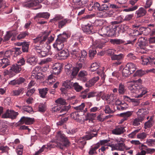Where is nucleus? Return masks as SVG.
<instances>
[{"instance_id": "obj_16", "label": "nucleus", "mask_w": 155, "mask_h": 155, "mask_svg": "<svg viewBox=\"0 0 155 155\" xmlns=\"http://www.w3.org/2000/svg\"><path fill=\"white\" fill-rule=\"evenodd\" d=\"M55 147H59L61 149H63L62 146L61 145L60 143H58V142H50L47 144V147H45V148L50 149L51 148H54Z\"/></svg>"}, {"instance_id": "obj_23", "label": "nucleus", "mask_w": 155, "mask_h": 155, "mask_svg": "<svg viewBox=\"0 0 155 155\" xmlns=\"http://www.w3.org/2000/svg\"><path fill=\"white\" fill-rule=\"evenodd\" d=\"M125 67L127 69H129V70L132 73H133L136 69V66L135 64L131 62L128 63Z\"/></svg>"}, {"instance_id": "obj_52", "label": "nucleus", "mask_w": 155, "mask_h": 155, "mask_svg": "<svg viewBox=\"0 0 155 155\" xmlns=\"http://www.w3.org/2000/svg\"><path fill=\"white\" fill-rule=\"evenodd\" d=\"M143 120H140V119L138 117L135 119L133 122V125L134 126H138L140 124V123L142 122Z\"/></svg>"}, {"instance_id": "obj_4", "label": "nucleus", "mask_w": 155, "mask_h": 155, "mask_svg": "<svg viewBox=\"0 0 155 155\" xmlns=\"http://www.w3.org/2000/svg\"><path fill=\"white\" fill-rule=\"evenodd\" d=\"M22 5L24 7L28 8L38 6V7L34 8L35 10L40 9L42 7L41 5H39L36 0H29L26 2H24L22 3Z\"/></svg>"}, {"instance_id": "obj_42", "label": "nucleus", "mask_w": 155, "mask_h": 155, "mask_svg": "<svg viewBox=\"0 0 155 155\" xmlns=\"http://www.w3.org/2000/svg\"><path fill=\"white\" fill-rule=\"evenodd\" d=\"M132 73L129 70V69H127V68H126V67L122 70V74L123 76L125 77H128Z\"/></svg>"}, {"instance_id": "obj_49", "label": "nucleus", "mask_w": 155, "mask_h": 155, "mask_svg": "<svg viewBox=\"0 0 155 155\" xmlns=\"http://www.w3.org/2000/svg\"><path fill=\"white\" fill-rule=\"evenodd\" d=\"M55 102L57 103V104L61 105H64L66 103L65 100L63 98L60 97L58 98L55 101Z\"/></svg>"}, {"instance_id": "obj_40", "label": "nucleus", "mask_w": 155, "mask_h": 155, "mask_svg": "<svg viewBox=\"0 0 155 155\" xmlns=\"http://www.w3.org/2000/svg\"><path fill=\"white\" fill-rule=\"evenodd\" d=\"M97 135V132L95 134H93L92 132H89L87 135L84 137L83 138L86 140H89L91 139L94 137H96Z\"/></svg>"}, {"instance_id": "obj_36", "label": "nucleus", "mask_w": 155, "mask_h": 155, "mask_svg": "<svg viewBox=\"0 0 155 155\" xmlns=\"http://www.w3.org/2000/svg\"><path fill=\"white\" fill-rule=\"evenodd\" d=\"M73 84V83L71 82L70 81L67 80L63 83L62 86L66 88L71 89L72 87Z\"/></svg>"}, {"instance_id": "obj_53", "label": "nucleus", "mask_w": 155, "mask_h": 155, "mask_svg": "<svg viewBox=\"0 0 155 155\" xmlns=\"http://www.w3.org/2000/svg\"><path fill=\"white\" fill-rule=\"evenodd\" d=\"M98 68V65L96 63H93L90 67V70L91 71H94Z\"/></svg>"}, {"instance_id": "obj_58", "label": "nucleus", "mask_w": 155, "mask_h": 155, "mask_svg": "<svg viewBox=\"0 0 155 155\" xmlns=\"http://www.w3.org/2000/svg\"><path fill=\"white\" fill-rule=\"evenodd\" d=\"M110 7L108 4H104L101 6L100 11H104L105 10H109Z\"/></svg>"}, {"instance_id": "obj_17", "label": "nucleus", "mask_w": 155, "mask_h": 155, "mask_svg": "<svg viewBox=\"0 0 155 155\" xmlns=\"http://www.w3.org/2000/svg\"><path fill=\"white\" fill-rule=\"evenodd\" d=\"M72 20L71 19L65 18L62 19L58 21V27L59 28H61L65 26L67 23H70Z\"/></svg>"}, {"instance_id": "obj_31", "label": "nucleus", "mask_w": 155, "mask_h": 155, "mask_svg": "<svg viewBox=\"0 0 155 155\" xmlns=\"http://www.w3.org/2000/svg\"><path fill=\"white\" fill-rule=\"evenodd\" d=\"M72 88L77 92L81 91L83 89V87L78 82L73 83Z\"/></svg>"}, {"instance_id": "obj_14", "label": "nucleus", "mask_w": 155, "mask_h": 155, "mask_svg": "<svg viewBox=\"0 0 155 155\" xmlns=\"http://www.w3.org/2000/svg\"><path fill=\"white\" fill-rule=\"evenodd\" d=\"M62 66L59 63L55 64L52 67V73L55 74H59L61 71Z\"/></svg>"}, {"instance_id": "obj_38", "label": "nucleus", "mask_w": 155, "mask_h": 155, "mask_svg": "<svg viewBox=\"0 0 155 155\" xmlns=\"http://www.w3.org/2000/svg\"><path fill=\"white\" fill-rule=\"evenodd\" d=\"M45 75L41 72H40L36 75H34V76H32V78H35L36 79H39L41 81H43L44 79Z\"/></svg>"}, {"instance_id": "obj_47", "label": "nucleus", "mask_w": 155, "mask_h": 155, "mask_svg": "<svg viewBox=\"0 0 155 155\" xmlns=\"http://www.w3.org/2000/svg\"><path fill=\"white\" fill-rule=\"evenodd\" d=\"M93 2H92L90 4H89V5L91 6V5H93L92 6V8L93 9H97L98 10L100 11V8L101 7V5L100 4L97 2H94L93 4Z\"/></svg>"}, {"instance_id": "obj_21", "label": "nucleus", "mask_w": 155, "mask_h": 155, "mask_svg": "<svg viewBox=\"0 0 155 155\" xmlns=\"http://www.w3.org/2000/svg\"><path fill=\"white\" fill-rule=\"evenodd\" d=\"M58 55L61 57V58L66 59L69 55L68 51L67 49L62 50L58 53Z\"/></svg>"}, {"instance_id": "obj_13", "label": "nucleus", "mask_w": 155, "mask_h": 155, "mask_svg": "<svg viewBox=\"0 0 155 155\" xmlns=\"http://www.w3.org/2000/svg\"><path fill=\"white\" fill-rule=\"evenodd\" d=\"M34 121V118H31L25 117H22L19 122L21 124H25L26 125H30L32 124Z\"/></svg>"}, {"instance_id": "obj_26", "label": "nucleus", "mask_w": 155, "mask_h": 155, "mask_svg": "<svg viewBox=\"0 0 155 155\" xmlns=\"http://www.w3.org/2000/svg\"><path fill=\"white\" fill-rule=\"evenodd\" d=\"M126 89L124 85V84L122 83L119 84L118 88V91L120 94H123L126 92Z\"/></svg>"}, {"instance_id": "obj_35", "label": "nucleus", "mask_w": 155, "mask_h": 155, "mask_svg": "<svg viewBox=\"0 0 155 155\" xmlns=\"http://www.w3.org/2000/svg\"><path fill=\"white\" fill-rule=\"evenodd\" d=\"M29 33L27 31L21 32L17 37V39L18 40L23 39L28 36Z\"/></svg>"}, {"instance_id": "obj_1", "label": "nucleus", "mask_w": 155, "mask_h": 155, "mask_svg": "<svg viewBox=\"0 0 155 155\" xmlns=\"http://www.w3.org/2000/svg\"><path fill=\"white\" fill-rule=\"evenodd\" d=\"M141 82L142 80L139 79L129 82L128 89L132 93L135 94V95H134L135 97H141L147 92L146 88L143 87L139 84Z\"/></svg>"}, {"instance_id": "obj_30", "label": "nucleus", "mask_w": 155, "mask_h": 155, "mask_svg": "<svg viewBox=\"0 0 155 155\" xmlns=\"http://www.w3.org/2000/svg\"><path fill=\"white\" fill-rule=\"evenodd\" d=\"M114 96L113 94H107L104 96H102L101 98L104 100L109 101H114Z\"/></svg>"}, {"instance_id": "obj_54", "label": "nucleus", "mask_w": 155, "mask_h": 155, "mask_svg": "<svg viewBox=\"0 0 155 155\" xmlns=\"http://www.w3.org/2000/svg\"><path fill=\"white\" fill-rule=\"evenodd\" d=\"M81 56L80 57V60L81 61H84L86 59V57L87 55V52L86 51L83 50L81 51Z\"/></svg>"}, {"instance_id": "obj_32", "label": "nucleus", "mask_w": 155, "mask_h": 155, "mask_svg": "<svg viewBox=\"0 0 155 155\" xmlns=\"http://www.w3.org/2000/svg\"><path fill=\"white\" fill-rule=\"evenodd\" d=\"M50 14L48 12H40L36 15V17L39 18H43L48 19L49 18Z\"/></svg>"}, {"instance_id": "obj_43", "label": "nucleus", "mask_w": 155, "mask_h": 155, "mask_svg": "<svg viewBox=\"0 0 155 155\" xmlns=\"http://www.w3.org/2000/svg\"><path fill=\"white\" fill-rule=\"evenodd\" d=\"M128 106L127 104L126 103L122 104L119 106L117 107V110H126L128 108Z\"/></svg>"}, {"instance_id": "obj_5", "label": "nucleus", "mask_w": 155, "mask_h": 155, "mask_svg": "<svg viewBox=\"0 0 155 155\" xmlns=\"http://www.w3.org/2000/svg\"><path fill=\"white\" fill-rule=\"evenodd\" d=\"M18 113L12 110H7L6 112L2 115V117L3 118H10L14 119L16 118Z\"/></svg>"}, {"instance_id": "obj_22", "label": "nucleus", "mask_w": 155, "mask_h": 155, "mask_svg": "<svg viewBox=\"0 0 155 155\" xmlns=\"http://www.w3.org/2000/svg\"><path fill=\"white\" fill-rule=\"evenodd\" d=\"M87 2V0H72L74 5L79 6H83V5L86 4Z\"/></svg>"}, {"instance_id": "obj_10", "label": "nucleus", "mask_w": 155, "mask_h": 155, "mask_svg": "<svg viewBox=\"0 0 155 155\" xmlns=\"http://www.w3.org/2000/svg\"><path fill=\"white\" fill-rule=\"evenodd\" d=\"M145 7H140L135 12V16L137 18L145 16L147 14V11Z\"/></svg>"}, {"instance_id": "obj_57", "label": "nucleus", "mask_w": 155, "mask_h": 155, "mask_svg": "<svg viewBox=\"0 0 155 155\" xmlns=\"http://www.w3.org/2000/svg\"><path fill=\"white\" fill-rule=\"evenodd\" d=\"M108 41V38H106V39L105 40L104 42H100L98 43V44H97L96 45V47L97 48H102L104 45H105V43L107 42Z\"/></svg>"}, {"instance_id": "obj_55", "label": "nucleus", "mask_w": 155, "mask_h": 155, "mask_svg": "<svg viewBox=\"0 0 155 155\" xmlns=\"http://www.w3.org/2000/svg\"><path fill=\"white\" fill-rule=\"evenodd\" d=\"M153 3V0H146L144 7L146 9L149 8L152 5Z\"/></svg>"}, {"instance_id": "obj_18", "label": "nucleus", "mask_w": 155, "mask_h": 155, "mask_svg": "<svg viewBox=\"0 0 155 155\" xmlns=\"http://www.w3.org/2000/svg\"><path fill=\"white\" fill-rule=\"evenodd\" d=\"M37 61V59L35 56H31L27 58L26 62L31 65L34 66L36 64Z\"/></svg>"}, {"instance_id": "obj_9", "label": "nucleus", "mask_w": 155, "mask_h": 155, "mask_svg": "<svg viewBox=\"0 0 155 155\" xmlns=\"http://www.w3.org/2000/svg\"><path fill=\"white\" fill-rule=\"evenodd\" d=\"M57 105V104H55L54 106L52 108L54 112H58L60 111L59 113L60 114L59 115L60 116L65 114L68 110V107H64L62 108L61 109L60 107Z\"/></svg>"}, {"instance_id": "obj_41", "label": "nucleus", "mask_w": 155, "mask_h": 155, "mask_svg": "<svg viewBox=\"0 0 155 155\" xmlns=\"http://www.w3.org/2000/svg\"><path fill=\"white\" fill-rule=\"evenodd\" d=\"M87 75V73L86 71H81L78 74V76L79 77L83 78V81H87V79L85 78V76Z\"/></svg>"}, {"instance_id": "obj_39", "label": "nucleus", "mask_w": 155, "mask_h": 155, "mask_svg": "<svg viewBox=\"0 0 155 155\" xmlns=\"http://www.w3.org/2000/svg\"><path fill=\"white\" fill-rule=\"evenodd\" d=\"M110 42L113 45H119L124 43V41L120 39H110Z\"/></svg>"}, {"instance_id": "obj_64", "label": "nucleus", "mask_w": 155, "mask_h": 155, "mask_svg": "<svg viewBox=\"0 0 155 155\" xmlns=\"http://www.w3.org/2000/svg\"><path fill=\"white\" fill-rule=\"evenodd\" d=\"M22 109L24 110V111H26L28 113H30L33 111L32 108L29 106H24Z\"/></svg>"}, {"instance_id": "obj_62", "label": "nucleus", "mask_w": 155, "mask_h": 155, "mask_svg": "<svg viewBox=\"0 0 155 155\" xmlns=\"http://www.w3.org/2000/svg\"><path fill=\"white\" fill-rule=\"evenodd\" d=\"M147 135V134L145 132H142L139 133L137 135V137L138 139H143L145 138Z\"/></svg>"}, {"instance_id": "obj_44", "label": "nucleus", "mask_w": 155, "mask_h": 155, "mask_svg": "<svg viewBox=\"0 0 155 155\" xmlns=\"http://www.w3.org/2000/svg\"><path fill=\"white\" fill-rule=\"evenodd\" d=\"M13 49L14 50V51H13V54H14L13 56L15 57L17 56L21 53V48H13Z\"/></svg>"}, {"instance_id": "obj_48", "label": "nucleus", "mask_w": 155, "mask_h": 155, "mask_svg": "<svg viewBox=\"0 0 155 155\" xmlns=\"http://www.w3.org/2000/svg\"><path fill=\"white\" fill-rule=\"evenodd\" d=\"M89 90L88 88H87L84 91L81 92L80 95V97L83 99H85L87 97V94Z\"/></svg>"}, {"instance_id": "obj_61", "label": "nucleus", "mask_w": 155, "mask_h": 155, "mask_svg": "<svg viewBox=\"0 0 155 155\" xmlns=\"http://www.w3.org/2000/svg\"><path fill=\"white\" fill-rule=\"evenodd\" d=\"M84 103H82L81 105L76 107H75L74 108L76 110H77V112L78 113L79 112L82 111V110H83L84 108Z\"/></svg>"}, {"instance_id": "obj_19", "label": "nucleus", "mask_w": 155, "mask_h": 155, "mask_svg": "<svg viewBox=\"0 0 155 155\" xmlns=\"http://www.w3.org/2000/svg\"><path fill=\"white\" fill-rule=\"evenodd\" d=\"M21 70V68L20 65L15 64L12 65L9 71H11L16 73H18L20 72Z\"/></svg>"}, {"instance_id": "obj_24", "label": "nucleus", "mask_w": 155, "mask_h": 155, "mask_svg": "<svg viewBox=\"0 0 155 155\" xmlns=\"http://www.w3.org/2000/svg\"><path fill=\"white\" fill-rule=\"evenodd\" d=\"M96 113H88L87 114L86 116L85 120V121H87L89 120V122H93V120L94 119V118L96 117Z\"/></svg>"}, {"instance_id": "obj_34", "label": "nucleus", "mask_w": 155, "mask_h": 155, "mask_svg": "<svg viewBox=\"0 0 155 155\" xmlns=\"http://www.w3.org/2000/svg\"><path fill=\"white\" fill-rule=\"evenodd\" d=\"M24 90V88H21L18 89V90H14L12 91L11 93L10 94L13 96H16L19 95L21 93H23V91Z\"/></svg>"}, {"instance_id": "obj_8", "label": "nucleus", "mask_w": 155, "mask_h": 155, "mask_svg": "<svg viewBox=\"0 0 155 155\" xmlns=\"http://www.w3.org/2000/svg\"><path fill=\"white\" fill-rule=\"evenodd\" d=\"M50 32L51 31H49L48 34H46L43 36H41L37 37L33 39V42L35 43H39L40 45H41L45 43H46V41L48 38V35Z\"/></svg>"}, {"instance_id": "obj_59", "label": "nucleus", "mask_w": 155, "mask_h": 155, "mask_svg": "<svg viewBox=\"0 0 155 155\" xmlns=\"http://www.w3.org/2000/svg\"><path fill=\"white\" fill-rule=\"evenodd\" d=\"M16 152L17 154L19 155H21L23 152V146L22 145L18 146L16 149Z\"/></svg>"}, {"instance_id": "obj_12", "label": "nucleus", "mask_w": 155, "mask_h": 155, "mask_svg": "<svg viewBox=\"0 0 155 155\" xmlns=\"http://www.w3.org/2000/svg\"><path fill=\"white\" fill-rule=\"evenodd\" d=\"M126 130L124 127L121 126H118L115 127L111 132L112 134L116 135H120L123 134Z\"/></svg>"}, {"instance_id": "obj_27", "label": "nucleus", "mask_w": 155, "mask_h": 155, "mask_svg": "<svg viewBox=\"0 0 155 155\" xmlns=\"http://www.w3.org/2000/svg\"><path fill=\"white\" fill-rule=\"evenodd\" d=\"M124 99L129 102H132L135 103V105L136 106L138 105L139 104V101L137 99H131L130 97L127 96H123Z\"/></svg>"}, {"instance_id": "obj_28", "label": "nucleus", "mask_w": 155, "mask_h": 155, "mask_svg": "<svg viewBox=\"0 0 155 155\" xmlns=\"http://www.w3.org/2000/svg\"><path fill=\"white\" fill-rule=\"evenodd\" d=\"M133 112L132 111H128L120 113V114L119 116L127 120L128 118L132 115Z\"/></svg>"}, {"instance_id": "obj_60", "label": "nucleus", "mask_w": 155, "mask_h": 155, "mask_svg": "<svg viewBox=\"0 0 155 155\" xmlns=\"http://www.w3.org/2000/svg\"><path fill=\"white\" fill-rule=\"evenodd\" d=\"M13 35V33L12 31L7 32L6 35L4 38V40L5 41H8Z\"/></svg>"}, {"instance_id": "obj_6", "label": "nucleus", "mask_w": 155, "mask_h": 155, "mask_svg": "<svg viewBox=\"0 0 155 155\" xmlns=\"http://www.w3.org/2000/svg\"><path fill=\"white\" fill-rule=\"evenodd\" d=\"M117 143L114 144H112L110 145L111 148V150H118L123 151L124 150L125 144L123 141L120 142V141L117 140Z\"/></svg>"}, {"instance_id": "obj_7", "label": "nucleus", "mask_w": 155, "mask_h": 155, "mask_svg": "<svg viewBox=\"0 0 155 155\" xmlns=\"http://www.w3.org/2000/svg\"><path fill=\"white\" fill-rule=\"evenodd\" d=\"M83 67V64L80 63H77L75 67H74L71 71V77L74 78H75L79 71Z\"/></svg>"}, {"instance_id": "obj_45", "label": "nucleus", "mask_w": 155, "mask_h": 155, "mask_svg": "<svg viewBox=\"0 0 155 155\" xmlns=\"http://www.w3.org/2000/svg\"><path fill=\"white\" fill-rule=\"evenodd\" d=\"M29 44L28 42L25 41L22 46V50L23 52H27L28 51Z\"/></svg>"}, {"instance_id": "obj_29", "label": "nucleus", "mask_w": 155, "mask_h": 155, "mask_svg": "<svg viewBox=\"0 0 155 155\" xmlns=\"http://www.w3.org/2000/svg\"><path fill=\"white\" fill-rule=\"evenodd\" d=\"M70 117L77 121L78 122H81L82 121L81 119L79 118L80 115L78 113L76 112L72 113L70 114Z\"/></svg>"}, {"instance_id": "obj_25", "label": "nucleus", "mask_w": 155, "mask_h": 155, "mask_svg": "<svg viewBox=\"0 0 155 155\" xmlns=\"http://www.w3.org/2000/svg\"><path fill=\"white\" fill-rule=\"evenodd\" d=\"M138 41L139 43V46L140 48L145 47L147 45V41L144 38H140Z\"/></svg>"}, {"instance_id": "obj_46", "label": "nucleus", "mask_w": 155, "mask_h": 155, "mask_svg": "<svg viewBox=\"0 0 155 155\" xmlns=\"http://www.w3.org/2000/svg\"><path fill=\"white\" fill-rule=\"evenodd\" d=\"M5 58H7L9 59L11 56L13 54V51L12 50L6 51L5 52H4Z\"/></svg>"}, {"instance_id": "obj_63", "label": "nucleus", "mask_w": 155, "mask_h": 155, "mask_svg": "<svg viewBox=\"0 0 155 155\" xmlns=\"http://www.w3.org/2000/svg\"><path fill=\"white\" fill-rule=\"evenodd\" d=\"M144 74V72L143 70L140 69L137 71L134 74V77L139 76L140 77L143 76Z\"/></svg>"}, {"instance_id": "obj_51", "label": "nucleus", "mask_w": 155, "mask_h": 155, "mask_svg": "<svg viewBox=\"0 0 155 155\" xmlns=\"http://www.w3.org/2000/svg\"><path fill=\"white\" fill-rule=\"evenodd\" d=\"M109 29V27L107 26L104 28H103L101 29V31L102 34H100V35L101 36H105L108 33V31Z\"/></svg>"}, {"instance_id": "obj_56", "label": "nucleus", "mask_w": 155, "mask_h": 155, "mask_svg": "<svg viewBox=\"0 0 155 155\" xmlns=\"http://www.w3.org/2000/svg\"><path fill=\"white\" fill-rule=\"evenodd\" d=\"M79 49L78 47L77 48V49L72 50L71 51V54H72V56L74 55L76 57L78 56L79 55Z\"/></svg>"}, {"instance_id": "obj_20", "label": "nucleus", "mask_w": 155, "mask_h": 155, "mask_svg": "<svg viewBox=\"0 0 155 155\" xmlns=\"http://www.w3.org/2000/svg\"><path fill=\"white\" fill-rule=\"evenodd\" d=\"M0 63L2 64V68H5L10 64V60L5 58L1 59L0 60Z\"/></svg>"}, {"instance_id": "obj_37", "label": "nucleus", "mask_w": 155, "mask_h": 155, "mask_svg": "<svg viewBox=\"0 0 155 155\" xmlns=\"http://www.w3.org/2000/svg\"><path fill=\"white\" fill-rule=\"evenodd\" d=\"M124 57V55L123 54H120L118 55L114 54L111 57V58L112 60L120 61Z\"/></svg>"}, {"instance_id": "obj_2", "label": "nucleus", "mask_w": 155, "mask_h": 155, "mask_svg": "<svg viewBox=\"0 0 155 155\" xmlns=\"http://www.w3.org/2000/svg\"><path fill=\"white\" fill-rule=\"evenodd\" d=\"M68 37V34L65 32L58 35L55 43L53 45L54 48L58 51L62 50L64 47L63 43L66 41Z\"/></svg>"}, {"instance_id": "obj_50", "label": "nucleus", "mask_w": 155, "mask_h": 155, "mask_svg": "<svg viewBox=\"0 0 155 155\" xmlns=\"http://www.w3.org/2000/svg\"><path fill=\"white\" fill-rule=\"evenodd\" d=\"M41 67L39 66L36 67L32 71V76H34V75H36L41 72Z\"/></svg>"}, {"instance_id": "obj_33", "label": "nucleus", "mask_w": 155, "mask_h": 155, "mask_svg": "<svg viewBox=\"0 0 155 155\" xmlns=\"http://www.w3.org/2000/svg\"><path fill=\"white\" fill-rule=\"evenodd\" d=\"M49 89L47 87L39 89L38 90L40 97L43 98L45 97Z\"/></svg>"}, {"instance_id": "obj_3", "label": "nucleus", "mask_w": 155, "mask_h": 155, "mask_svg": "<svg viewBox=\"0 0 155 155\" xmlns=\"http://www.w3.org/2000/svg\"><path fill=\"white\" fill-rule=\"evenodd\" d=\"M56 139L58 143H61L63 149L64 146L67 147L69 145L70 142L64 134L61 133L60 131L58 132L56 136Z\"/></svg>"}, {"instance_id": "obj_15", "label": "nucleus", "mask_w": 155, "mask_h": 155, "mask_svg": "<svg viewBox=\"0 0 155 155\" xmlns=\"http://www.w3.org/2000/svg\"><path fill=\"white\" fill-rule=\"evenodd\" d=\"M81 28L83 32L87 34H90L93 33L92 31L93 27L90 25H83Z\"/></svg>"}, {"instance_id": "obj_11", "label": "nucleus", "mask_w": 155, "mask_h": 155, "mask_svg": "<svg viewBox=\"0 0 155 155\" xmlns=\"http://www.w3.org/2000/svg\"><path fill=\"white\" fill-rule=\"evenodd\" d=\"M148 111L146 109L142 108L139 109L137 113V117L140 120H143L146 118V116L148 113Z\"/></svg>"}]
</instances>
